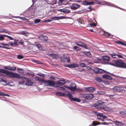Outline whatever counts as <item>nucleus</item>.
<instances>
[{"mask_svg": "<svg viewBox=\"0 0 126 126\" xmlns=\"http://www.w3.org/2000/svg\"><path fill=\"white\" fill-rule=\"evenodd\" d=\"M94 3V2H90L86 0H85L83 2V4L84 5H93Z\"/></svg>", "mask_w": 126, "mask_h": 126, "instance_id": "f3484780", "label": "nucleus"}, {"mask_svg": "<svg viewBox=\"0 0 126 126\" xmlns=\"http://www.w3.org/2000/svg\"><path fill=\"white\" fill-rule=\"evenodd\" d=\"M50 79H51L54 80L55 79V78L54 76H51L50 77Z\"/></svg>", "mask_w": 126, "mask_h": 126, "instance_id": "e2e57ef3", "label": "nucleus"}, {"mask_svg": "<svg viewBox=\"0 0 126 126\" xmlns=\"http://www.w3.org/2000/svg\"><path fill=\"white\" fill-rule=\"evenodd\" d=\"M0 73L7 74L9 75L8 76L11 78L21 79H23L25 78L24 77H20L18 74L16 73L9 71L3 69H0Z\"/></svg>", "mask_w": 126, "mask_h": 126, "instance_id": "f03ea898", "label": "nucleus"}, {"mask_svg": "<svg viewBox=\"0 0 126 126\" xmlns=\"http://www.w3.org/2000/svg\"><path fill=\"white\" fill-rule=\"evenodd\" d=\"M115 124L117 126H121L124 125V124L118 121H115L114 122Z\"/></svg>", "mask_w": 126, "mask_h": 126, "instance_id": "412c9836", "label": "nucleus"}, {"mask_svg": "<svg viewBox=\"0 0 126 126\" xmlns=\"http://www.w3.org/2000/svg\"><path fill=\"white\" fill-rule=\"evenodd\" d=\"M64 8L61 9H59L58 10V11L59 12H62L63 13H64Z\"/></svg>", "mask_w": 126, "mask_h": 126, "instance_id": "864d4df0", "label": "nucleus"}, {"mask_svg": "<svg viewBox=\"0 0 126 126\" xmlns=\"http://www.w3.org/2000/svg\"><path fill=\"white\" fill-rule=\"evenodd\" d=\"M61 62L62 63H64L65 61V59L63 57H60V58Z\"/></svg>", "mask_w": 126, "mask_h": 126, "instance_id": "4c0bfd02", "label": "nucleus"}, {"mask_svg": "<svg viewBox=\"0 0 126 126\" xmlns=\"http://www.w3.org/2000/svg\"><path fill=\"white\" fill-rule=\"evenodd\" d=\"M76 101L77 102H79L81 101V100H80L79 98H73L71 100V101Z\"/></svg>", "mask_w": 126, "mask_h": 126, "instance_id": "bb28decb", "label": "nucleus"}, {"mask_svg": "<svg viewBox=\"0 0 126 126\" xmlns=\"http://www.w3.org/2000/svg\"><path fill=\"white\" fill-rule=\"evenodd\" d=\"M73 49L74 50L76 49L77 51L80 50L79 48V47L77 46H74L73 47Z\"/></svg>", "mask_w": 126, "mask_h": 126, "instance_id": "a19ab883", "label": "nucleus"}, {"mask_svg": "<svg viewBox=\"0 0 126 126\" xmlns=\"http://www.w3.org/2000/svg\"><path fill=\"white\" fill-rule=\"evenodd\" d=\"M63 1L62 0H59L58 2V3L60 5H62V2Z\"/></svg>", "mask_w": 126, "mask_h": 126, "instance_id": "09e8293b", "label": "nucleus"}, {"mask_svg": "<svg viewBox=\"0 0 126 126\" xmlns=\"http://www.w3.org/2000/svg\"><path fill=\"white\" fill-rule=\"evenodd\" d=\"M63 57L66 59L68 63H69L70 61V58L68 54H64L63 55Z\"/></svg>", "mask_w": 126, "mask_h": 126, "instance_id": "aec40b11", "label": "nucleus"}, {"mask_svg": "<svg viewBox=\"0 0 126 126\" xmlns=\"http://www.w3.org/2000/svg\"><path fill=\"white\" fill-rule=\"evenodd\" d=\"M115 95V94H108L107 95V96L108 97H110L111 98H112L113 96Z\"/></svg>", "mask_w": 126, "mask_h": 126, "instance_id": "8fccbe9b", "label": "nucleus"}, {"mask_svg": "<svg viewBox=\"0 0 126 126\" xmlns=\"http://www.w3.org/2000/svg\"><path fill=\"white\" fill-rule=\"evenodd\" d=\"M36 80L44 83V86H46L53 87L54 86L55 82L50 80H45L44 79L40 78L39 77L36 78Z\"/></svg>", "mask_w": 126, "mask_h": 126, "instance_id": "7ed1b4c3", "label": "nucleus"}, {"mask_svg": "<svg viewBox=\"0 0 126 126\" xmlns=\"http://www.w3.org/2000/svg\"><path fill=\"white\" fill-rule=\"evenodd\" d=\"M110 34L109 33L106 32H104V33L103 34V35L106 37H108L109 36Z\"/></svg>", "mask_w": 126, "mask_h": 126, "instance_id": "2f4dec72", "label": "nucleus"}, {"mask_svg": "<svg viewBox=\"0 0 126 126\" xmlns=\"http://www.w3.org/2000/svg\"><path fill=\"white\" fill-rule=\"evenodd\" d=\"M65 89L63 87H60L59 90L61 91H63L65 90Z\"/></svg>", "mask_w": 126, "mask_h": 126, "instance_id": "bf43d9fd", "label": "nucleus"}, {"mask_svg": "<svg viewBox=\"0 0 126 126\" xmlns=\"http://www.w3.org/2000/svg\"><path fill=\"white\" fill-rule=\"evenodd\" d=\"M77 45L81 47H83L84 48L88 49L87 46L83 43L81 42H76L75 43Z\"/></svg>", "mask_w": 126, "mask_h": 126, "instance_id": "1a4fd4ad", "label": "nucleus"}, {"mask_svg": "<svg viewBox=\"0 0 126 126\" xmlns=\"http://www.w3.org/2000/svg\"><path fill=\"white\" fill-rule=\"evenodd\" d=\"M83 52L84 54L89 57H90L92 56L91 55L89 52L84 51Z\"/></svg>", "mask_w": 126, "mask_h": 126, "instance_id": "c756f323", "label": "nucleus"}, {"mask_svg": "<svg viewBox=\"0 0 126 126\" xmlns=\"http://www.w3.org/2000/svg\"><path fill=\"white\" fill-rule=\"evenodd\" d=\"M64 87L68 89H69L71 90V88L70 86L69 87L66 85H64Z\"/></svg>", "mask_w": 126, "mask_h": 126, "instance_id": "13d9d810", "label": "nucleus"}, {"mask_svg": "<svg viewBox=\"0 0 126 126\" xmlns=\"http://www.w3.org/2000/svg\"><path fill=\"white\" fill-rule=\"evenodd\" d=\"M120 115L121 117H126V110H124L120 112Z\"/></svg>", "mask_w": 126, "mask_h": 126, "instance_id": "6ab92c4d", "label": "nucleus"}, {"mask_svg": "<svg viewBox=\"0 0 126 126\" xmlns=\"http://www.w3.org/2000/svg\"><path fill=\"white\" fill-rule=\"evenodd\" d=\"M102 77L103 78L109 80H111L112 79V78L110 76L106 74L103 75Z\"/></svg>", "mask_w": 126, "mask_h": 126, "instance_id": "a211bd4d", "label": "nucleus"}, {"mask_svg": "<svg viewBox=\"0 0 126 126\" xmlns=\"http://www.w3.org/2000/svg\"><path fill=\"white\" fill-rule=\"evenodd\" d=\"M109 64L118 67L126 68V64L120 59L113 60Z\"/></svg>", "mask_w": 126, "mask_h": 126, "instance_id": "f257e3e1", "label": "nucleus"}, {"mask_svg": "<svg viewBox=\"0 0 126 126\" xmlns=\"http://www.w3.org/2000/svg\"><path fill=\"white\" fill-rule=\"evenodd\" d=\"M116 56L119 58H123L122 56L119 53H117L116 54Z\"/></svg>", "mask_w": 126, "mask_h": 126, "instance_id": "de8ad7c7", "label": "nucleus"}, {"mask_svg": "<svg viewBox=\"0 0 126 126\" xmlns=\"http://www.w3.org/2000/svg\"><path fill=\"white\" fill-rule=\"evenodd\" d=\"M117 54H115L114 52L110 53V55L113 58H116Z\"/></svg>", "mask_w": 126, "mask_h": 126, "instance_id": "7c9ffc66", "label": "nucleus"}, {"mask_svg": "<svg viewBox=\"0 0 126 126\" xmlns=\"http://www.w3.org/2000/svg\"><path fill=\"white\" fill-rule=\"evenodd\" d=\"M70 12V10L67 9H64V13H69Z\"/></svg>", "mask_w": 126, "mask_h": 126, "instance_id": "c03bdc74", "label": "nucleus"}, {"mask_svg": "<svg viewBox=\"0 0 126 126\" xmlns=\"http://www.w3.org/2000/svg\"><path fill=\"white\" fill-rule=\"evenodd\" d=\"M99 68H96L94 70V72L96 74H99Z\"/></svg>", "mask_w": 126, "mask_h": 126, "instance_id": "473e14b6", "label": "nucleus"}, {"mask_svg": "<svg viewBox=\"0 0 126 126\" xmlns=\"http://www.w3.org/2000/svg\"><path fill=\"white\" fill-rule=\"evenodd\" d=\"M102 59L104 61L108 62L110 60L109 57L106 56H104L102 57Z\"/></svg>", "mask_w": 126, "mask_h": 126, "instance_id": "b1692460", "label": "nucleus"}, {"mask_svg": "<svg viewBox=\"0 0 126 126\" xmlns=\"http://www.w3.org/2000/svg\"><path fill=\"white\" fill-rule=\"evenodd\" d=\"M69 93L67 91H64L63 92L64 96H67Z\"/></svg>", "mask_w": 126, "mask_h": 126, "instance_id": "79ce46f5", "label": "nucleus"}, {"mask_svg": "<svg viewBox=\"0 0 126 126\" xmlns=\"http://www.w3.org/2000/svg\"><path fill=\"white\" fill-rule=\"evenodd\" d=\"M52 21L51 20H50L49 19H47V20H45L44 21V22H50L51 21Z\"/></svg>", "mask_w": 126, "mask_h": 126, "instance_id": "5fc2aeb1", "label": "nucleus"}, {"mask_svg": "<svg viewBox=\"0 0 126 126\" xmlns=\"http://www.w3.org/2000/svg\"><path fill=\"white\" fill-rule=\"evenodd\" d=\"M39 40L42 41L46 42L47 40L48 37L46 36H44L43 35H41L39 37Z\"/></svg>", "mask_w": 126, "mask_h": 126, "instance_id": "9d476101", "label": "nucleus"}, {"mask_svg": "<svg viewBox=\"0 0 126 126\" xmlns=\"http://www.w3.org/2000/svg\"><path fill=\"white\" fill-rule=\"evenodd\" d=\"M4 68L5 69L11 70V67L10 66H5L4 67Z\"/></svg>", "mask_w": 126, "mask_h": 126, "instance_id": "f704fd0d", "label": "nucleus"}, {"mask_svg": "<svg viewBox=\"0 0 126 126\" xmlns=\"http://www.w3.org/2000/svg\"><path fill=\"white\" fill-rule=\"evenodd\" d=\"M61 19H67V18H68V19H71V17H69L67 16H61Z\"/></svg>", "mask_w": 126, "mask_h": 126, "instance_id": "3c124183", "label": "nucleus"}, {"mask_svg": "<svg viewBox=\"0 0 126 126\" xmlns=\"http://www.w3.org/2000/svg\"><path fill=\"white\" fill-rule=\"evenodd\" d=\"M80 6L78 5L76 3L73 4L71 6V9L73 10H76Z\"/></svg>", "mask_w": 126, "mask_h": 126, "instance_id": "ddd939ff", "label": "nucleus"}, {"mask_svg": "<svg viewBox=\"0 0 126 126\" xmlns=\"http://www.w3.org/2000/svg\"><path fill=\"white\" fill-rule=\"evenodd\" d=\"M61 16H54L52 17L51 18L54 20H57L59 19H61Z\"/></svg>", "mask_w": 126, "mask_h": 126, "instance_id": "a878e982", "label": "nucleus"}, {"mask_svg": "<svg viewBox=\"0 0 126 126\" xmlns=\"http://www.w3.org/2000/svg\"><path fill=\"white\" fill-rule=\"evenodd\" d=\"M71 90L74 91L75 90L76 88V85L75 83L71 82L70 85Z\"/></svg>", "mask_w": 126, "mask_h": 126, "instance_id": "f8f14e48", "label": "nucleus"}, {"mask_svg": "<svg viewBox=\"0 0 126 126\" xmlns=\"http://www.w3.org/2000/svg\"><path fill=\"white\" fill-rule=\"evenodd\" d=\"M96 26V24L94 23H92L90 24V26L91 27H95Z\"/></svg>", "mask_w": 126, "mask_h": 126, "instance_id": "603ef678", "label": "nucleus"}, {"mask_svg": "<svg viewBox=\"0 0 126 126\" xmlns=\"http://www.w3.org/2000/svg\"><path fill=\"white\" fill-rule=\"evenodd\" d=\"M106 123H100L98 122H95L94 121L92 123V125H91V126H95L97 125H106Z\"/></svg>", "mask_w": 126, "mask_h": 126, "instance_id": "dca6fc26", "label": "nucleus"}, {"mask_svg": "<svg viewBox=\"0 0 126 126\" xmlns=\"http://www.w3.org/2000/svg\"><path fill=\"white\" fill-rule=\"evenodd\" d=\"M97 117L99 116L102 117V119L101 118L97 117V120L98 121H103V119H105L107 117L105 115H104L103 114L101 113H97Z\"/></svg>", "mask_w": 126, "mask_h": 126, "instance_id": "0eeeda50", "label": "nucleus"}, {"mask_svg": "<svg viewBox=\"0 0 126 126\" xmlns=\"http://www.w3.org/2000/svg\"><path fill=\"white\" fill-rule=\"evenodd\" d=\"M19 43L21 45H22L23 43V40H21Z\"/></svg>", "mask_w": 126, "mask_h": 126, "instance_id": "69168bd1", "label": "nucleus"}, {"mask_svg": "<svg viewBox=\"0 0 126 126\" xmlns=\"http://www.w3.org/2000/svg\"><path fill=\"white\" fill-rule=\"evenodd\" d=\"M79 65L77 64H70L69 68H74L76 67H79Z\"/></svg>", "mask_w": 126, "mask_h": 126, "instance_id": "5701e85b", "label": "nucleus"}, {"mask_svg": "<svg viewBox=\"0 0 126 126\" xmlns=\"http://www.w3.org/2000/svg\"><path fill=\"white\" fill-rule=\"evenodd\" d=\"M65 83V81L64 80H61L58 81L56 84L58 86H61Z\"/></svg>", "mask_w": 126, "mask_h": 126, "instance_id": "4468645a", "label": "nucleus"}, {"mask_svg": "<svg viewBox=\"0 0 126 126\" xmlns=\"http://www.w3.org/2000/svg\"><path fill=\"white\" fill-rule=\"evenodd\" d=\"M13 17L17 18H18L23 20H26V18H25L24 17H21L19 16H13Z\"/></svg>", "mask_w": 126, "mask_h": 126, "instance_id": "72a5a7b5", "label": "nucleus"}, {"mask_svg": "<svg viewBox=\"0 0 126 126\" xmlns=\"http://www.w3.org/2000/svg\"><path fill=\"white\" fill-rule=\"evenodd\" d=\"M103 2L106 3V4H107L108 5H109V6H113V7H117V6H116V5L114 6V5H114V4H112L111 3H110L106 2L105 1H104Z\"/></svg>", "mask_w": 126, "mask_h": 126, "instance_id": "c85d7f7f", "label": "nucleus"}, {"mask_svg": "<svg viewBox=\"0 0 126 126\" xmlns=\"http://www.w3.org/2000/svg\"><path fill=\"white\" fill-rule=\"evenodd\" d=\"M104 103L101 101H98L96 103L94 104V106L97 109H101L102 108V106Z\"/></svg>", "mask_w": 126, "mask_h": 126, "instance_id": "423d86ee", "label": "nucleus"}, {"mask_svg": "<svg viewBox=\"0 0 126 126\" xmlns=\"http://www.w3.org/2000/svg\"><path fill=\"white\" fill-rule=\"evenodd\" d=\"M97 93L100 95H102L105 94V92L103 91H97Z\"/></svg>", "mask_w": 126, "mask_h": 126, "instance_id": "c9c22d12", "label": "nucleus"}, {"mask_svg": "<svg viewBox=\"0 0 126 126\" xmlns=\"http://www.w3.org/2000/svg\"><path fill=\"white\" fill-rule=\"evenodd\" d=\"M60 96H64L63 92V93H62V92H60Z\"/></svg>", "mask_w": 126, "mask_h": 126, "instance_id": "338daca9", "label": "nucleus"}, {"mask_svg": "<svg viewBox=\"0 0 126 126\" xmlns=\"http://www.w3.org/2000/svg\"><path fill=\"white\" fill-rule=\"evenodd\" d=\"M33 45L35 47H36L39 50H41L42 49V46L38 42H35V43Z\"/></svg>", "mask_w": 126, "mask_h": 126, "instance_id": "2eb2a0df", "label": "nucleus"}, {"mask_svg": "<svg viewBox=\"0 0 126 126\" xmlns=\"http://www.w3.org/2000/svg\"><path fill=\"white\" fill-rule=\"evenodd\" d=\"M17 71L18 72L20 73H22L23 72V70L22 69H20L18 68L17 69Z\"/></svg>", "mask_w": 126, "mask_h": 126, "instance_id": "58836bf2", "label": "nucleus"}, {"mask_svg": "<svg viewBox=\"0 0 126 126\" xmlns=\"http://www.w3.org/2000/svg\"><path fill=\"white\" fill-rule=\"evenodd\" d=\"M33 62H34L37 64H40V62L38 60H36L35 61H32Z\"/></svg>", "mask_w": 126, "mask_h": 126, "instance_id": "774afa93", "label": "nucleus"}, {"mask_svg": "<svg viewBox=\"0 0 126 126\" xmlns=\"http://www.w3.org/2000/svg\"><path fill=\"white\" fill-rule=\"evenodd\" d=\"M79 65L81 67H86V65L84 63H79Z\"/></svg>", "mask_w": 126, "mask_h": 126, "instance_id": "37998d69", "label": "nucleus"}, {"mask_svg": "<svg viewBox=\"0 0 126 126\" xmlns=\"http://www.w3.org/2000/svg\"><path fill=\"white\" fill-rule=\"evenodd\" d=\"M67 96L68 97L70 100H71L73 98L72 94H70V93H69Z\"/></svg>", "mask_w": 126, "mask_h": 126, "instance_id": "ea45409f", "label": "nucleus"}, {"mask_svg": "<svg viewBox=\"0 0 126 126\" xmlns=\"http://www.w3.org/2000/svg\"><path fill=\"white\" fill-rule=\"evenodd\" d=\"M112 89L114 92H120L123 91H125V90L124 89H122L121 87L118 86H115L112 88Z\"/></svg>", "mask_w": 126, "mask_h": 126, "instance_id": "6e6552de", "label": "nucleus"}, {"mask_svg": "<svg viewBox=\"0 0 126 126\" xmlns=\"http://www.w3.org/2000/svg\"><path fill=\"white\" fill-rule=\"evenodd\" d=\"M41 20L40 19H36L35 20V23H37L40 22Z\"/></svg>", "mask_w": 126, "mask_h": 126, "instance_id": "49530a36", "label": "nucleus"}, {"mask_svg": "<svg viewBox=\"0 0 126 126\" xmlns=\"http://www.w3.org/2000/svg\"><path fill=\"white\" fill-rule=\"evenodd\" d=\"M49 56L52 57L53 58L57 59L58 58V56L57 54L52 53L49 54Z\"/></svg>", "mask_w": 126, "mask_h": 126, "instance_id": "393cba45", "label": "nucleus"}, {"mask_svg": "<svg viewBox=\"0 0 126 126\" xmlns=\"http://www.w3.org/2000/svg\"><path fill=\"white\" fill-rule=\"evenodd\" d=\"M102 108L105 111L108 112H110L112 110L111 109L108 107Z\"/></svg>", "mask_w": 126, "mask_h": 126, "instance_id": "4be33fe9", "label": "nucleus"}, {"mask_svg": "<svg viewBox=\"0 0 126 126\" xmlns=\"http://www.w3.org/2000/svg\"><path fill=\"white\" fill-rule=\"evenodd\" d=\"M19 76H20L19 75ZM20 77V76H19ZM22 76H20V77ZM24 77L25 78L23 79H21L23 80H22L19 81V83L20 84H24L25 83V85L26 86H31L32 85V82H30L29 81L28 79L26 77ZM18 79H21L20 78H18Z\"/></svg>", "mask_w": 126, "mask_h": 126, "instance_id": "39448f33", "label": "nucleus"}, {"mask_svg": "<svg viewBox=\"0 0 126 126\" xmlns=\"http://www.w3.org/2000/svg\"><path fill=\"white\" fill-rule=\"evenodd\" d=\"M17 58L19 59H21L23 58V56L21 55H18L17 56Z\"/></svg>", "mask_w": 126, "mask_h": 126, "instance_id": "a18cd8bd", "label": "nucleus"}, {"mask_svg": "<svg viewBox=\"0 0 126 126\" xmlns=\"http://www.w3.org/2000/svg\"><path fill=\"white\" fill-rule=\"evenodd\" d=\"M38 75L43 78H44L45 77V75L43 74L40 73L39 74H38Z\"/></svg>", "mask_w": 126, "mask_h": 126, "instance_id": "6e6d98bb", "label": "nucleus"}, {"mask_svg": "<svg viewBox=\"0 0 126 126\" xmlns=\"http://www.w3.org/2000/svg\"><path fill=\"white\" fill-rule=\"evenodd\" d=\"M95 80L99 82H100L102 81V80L101 78L97 77L95 78Z\"/></svg>", "mask_w": 126, "mask_h": 126, "instance_id": "e433bc0d", "label": "nucleus"}, {"mask_svg": "<svg viewBox=\"0 0 126 126\" xmlns=\"http://www.w3.org/2000/svg\"><path fill=\"white\" fill-rule=\"evenodd\" d=\"M16 69V67L15 66H12L11 67V70L14 71Z\"/></svg>", "mask_w": 126, "mask_h": 126, "instance_id": "4d7b16f0", "label": "nucleus"}, {"mask_svg": "<svg viewBox=\"0 0 126 126\" xmlns=\"http://www.w3.org/2000/svg\"><path fill=\"white\" fill-rule=\"evenodd\" d=\"M98 72H99V74H102L103 73H105V72L108 73H110H110H109V72H107L106 71H105V70H103V69H101L100 68H99V70Z\"/></svg>", "mask_w": 126, "mask_h": 126, "instance_id": "cd10ccee", "label": "nucleus"}, {"mask_svg": "<svg viewBox=\"0 0 126 126\" xmlns=\"http://www.w3.org/2000/svg\"><path fill=\"white\" fill-rule=\"evenodd\" d=\"M85 90L87 91L93 93L95 91V89L93 87H88L85 88Z\"/></svg>", "mask_w": 126, "mask_h": 126, "instance_id": "9b49d317", "label": "nucleus"}, {"mask_svg": "<svg viewBox=\"0 0 126 126\" xmlns=\"http://www.w3.org/2000/svg\"><path fill=\"white\" fill-rule=\"evenodd\" d=\"M120 44L125 46H126V44L125 42L122 41L121 42Z\"/></svg>", "mask_w": 126, "mask_h": 126, "instance_id": "052dcab7", "label": "nucleus"}, {"mask_svg": "<svg viewBox=\"0 0 126 126\" xmlns=\"http://www.w3.org/2000/svg\"><path fill=\"white\" fill-rule=\"evenodd\" d=\"M80 97L82 99V101L84 103L85 102V100L83 99H84L85 100H90L94 97L93 94H83L80 95Z\"/></svg>", "mask_w": 126, "mask_h": 126, "instance_id": "20e7f679", "label": "nucleus"}, {"mask_svg": "<svg viewBox=\"0 0 126 126\" xmlns=\"http://www.w3.org/2000/svg\"><path fill=\"white\" fill-rule=\"evenodd\" d=\"M4 39V37L2 35H1L0 36V40H3Z\"/></svg>", "mask_w": 126, "mask_h": 126, "instance_id": "680f3d73", "label": "nucleus"}, {"mask_svg": "<svg viewBox=\"0 0 126 126\" xmlns=\"http://www.w3.org/2000/svg\"><path fill=\"white\" fill-rule=\"evenodd\" d=\"M60 92H56V95L57 96H60Z\"/></svg>", "mask_w": 126, "mask_h": 126, "instance_id": "0e129e2a", "label": "nucleus"}]
</instances>
